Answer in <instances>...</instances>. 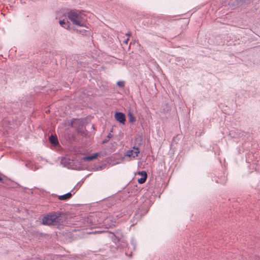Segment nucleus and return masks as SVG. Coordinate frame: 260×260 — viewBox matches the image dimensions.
I'll list each match as a JSON object with an SVG mask.
<instances>
[{
    "mask_svg": "<svg viewBox=\"0 0 260 260\" xmlns=\"http://www.w3.org/2000/svg\"><path fill=\"white\" fill-rule=\"evenodd\" d=\"M3 179L2 178V174L0 173V181H2Z\"/></svg>",
    "mask_w": 260,
    "mask_h": 260,
    "instance_id": "16",
    "label": "nucleus"
},
{
    "mask_svg": "<svg viewBox=\"0 0 260 260\" xmlns=\"http://www.w3.org/2000/svg\"><path fill=\"white\" fill-rule=\"evenodd\" d=\"M106 142V140H105L104 141H103V143H105Z\"/></svg>",
    "mask_w": 260,
    "mask_h": 260,
    "instance_id": "18",
    "label": "nucleus"
},
{
    "mask_svg": "<svg viewBox=\"0 0 260 260\" xmlns=\"http://www.w3.org/2000/svg\"><path fill=\"white\" fill-rule=\"evenodd\" d=\"M139 153L140 151L139 148L137 147H134L133 149L128 150L126 151L124 156H127L133 159H135L138 156Z\"/></svg>",
    "mask_w": 260,
    "mask_h": 260,
    "instance_id": "3",
    "label": "nucleus"
},
{
    "mask_svg": "<svg viewBox=\"0 0 260 260\" xmlns=\"http://www.w3.org/2000/svg\"><path fill=\"white\" fill-rule=\"evenodd\" d=\"M99 155V153H95L91 156L84 157L83 160L84 161H90L97 158Z\"/></svg>",
    "mask_w": 260,
    "mask_h": 260,
    "instance_id": "6",
    "label": "nucleus"
},
{
    "mask_svg": "<svg viewBox=\"0 0 260 260\" xmlns=\"http://www.w3.org/2000/svg\"><path fill=\"white\" fill-rule=\"evenodd\" d=\"M117 85L120 87H123L125 85V83L123 81H119L117 82Z\"/></svg>",
    "mask_w": 260,
    "mask_h": 260,
    "instance_id": "12",
    "label": "nucleus"
},
{
    "mask_svg": "<svg viewBox=\"0 0 260 260\" xmlns=\"http://www.w3.org/2000/svg\"><path fill=\"white\" fill-rule=\"evenodd\" d=\"M77 32H79L80 33H82L83 32V31H85L86 30H77Z\"/></svg>",
    "mask_w": 260,
    "mask_h": 260,
    "instance_id": "14",
    "label": "nucleus"
},
{
    "mask_svg": "<svg viewBox=\"0 0 260 260\" xmlns=\"http://www.w3.org/2000/svg\"><path fill=\"white\" fill-rule=\"evenodd\" d=\"M59 24L60 25L66 29L70 28V23L68 21H65L64 20H60Z\"/></svg>",
    "mask_w": 260,
    "mask_h": 260,
    "instance_id": "9",
    "label": "nucleus"
},
{
    "mask_svg": "<svg viewBox=\"0 0 260 260\" xmlns=\"http://www.w3.org/2000/svg\"><path fill=\"white\" fill-rule=\"evenodd\" d=\"M106 142V140H105L104 141H103V143H105Z\"/></svg>",
    "mask_w": 260,
    "mask_h": 260,
    "instance_id": "17",
    "label": "nucleus"
},
{
    "mask_svg": "<svg viewBox=\"0 0 260 260\" xmlns=\"http://www.w3.org/2000/svg\"><path fill=\"white\" fill-rule=\"evenodd\" d=\"M72 196V193L70 192H69L64 195L58 196V199L60 200H68L70 198H71Z\"/></svg>",
    "mask_w": 260,
    "mask_h": 260,
    "instance_id": "8",
    "label": "nucleus"
},
{
    "mask_svg": "<svg viewBox=\"0 0 260 260\" xmlns=\"http://www.w3.org/2000/svg\"><path fill=\"white\" fill-rule=\"evenodd\" d=\"M68 17L75 25L86 27L84 15L78 11H71L68 13Z\"/></svg>",
    "mask_w": 260,
    "mask_h": 260,
    "instance_id": "1",
    "label": "nucleus"
},
{
    "mask_svg": "<svg viewBox=\"0 0 260 260\" xmlns=\"http://www.w3.org/2000/svg\"><path fill=\"white\" fill-rule=\"evenodd\" d=\"M58 215L56 213H51L44 217L42 219V223L44 225H51L56 222L58 218Z\"/></svg>",
    "mask_w": 260,
    "mask_h": 260,
    "instance_id": "2",
    "label": "nucleus"
},
{
    "mask_svg": "<svg viewBox=\"0 0 260 260\" xmlns=\"http://www.w3.org/2000/svg\"><path fill=\"white\" fill-rule=\"evenodd\" d=\"M128 40H129V39L127 38V39H126L124 41V43L127 44L128 43Z\"/></svg>",
    "mask_w": 260,
    "mask_h": 260,
    "instance_id": "13",
    "label": "nucleus"
},
{
    "mask_svg": "<svg viewBox=\"0 0 260 260\" xmlns=\"http://www.w3.org/2000/svg\"><path fill=\"white\" fill-rule=\"evenodd\" d=\"M99 155V153H95L91 156L84 157L83 160L84 161H90L97 158Z\"/></svg>",
    "mask_w": 260,
    "mask_h": 260,
    "instance_id": "7",
    "label": "nucleus"
},
{
    "mask_svg": "<svg viewBox=\"0 0 260 260\" xmlns=\"http://www.w3.org/2000/svg\"><path fill=\"white\" fill-rule=\"evenodd\" d=\"M115 119L118 122L124 124L125 122V116L121 112H116L114 115Z\"/></svg>",
    "mask_w": 260,
    "mask_h": 260,
    "instance_id": "4",
    "label": "nucleus"
},
{
    "mask_svg": "<svg viewBox=\"0 0 260 260\" xmlns=\"http://www.w3.org/2000/svg\"><path fill=\"white\" fill-rule=\"evenodd\" d=\"M138 174L141 176V178H139L138 179V182L140 184L144 183L146 181L147 179V173L145 171H142L141 172H139Z\"/></svg>",
    "mask_w": 260,
    "mask_h": 260,
    "instance_id": "5",
    "label": "nucleus"
},
{
    "mask_svg": "<svg viewBox=\"0 0 260 260\" xmlns=\"http://www.w3.org/2000/svg\"><path fill=\"white\" fill-rule=\"evenodd\" d=\"M126 35L128 37H129L131 35V34L130 32L127 33Z\"/></svg>",
    "mask_w": 260,
    "mask_h": 260,
    "instance_id": "15",
    "label": "nucleus"
},
{
    "mask_svg": "<svg viewBox=\"0 0 260 260\" xmlns=\"http://www.w3.org/2000/svg\"><path fill=\"white\" fill-rule=\"evenodd\" d=\"M49 141L50 143L54 145H56L58 143L56 137L53 136V135H51L49 137Z\"/></svg>",
    "mask_w": 260,
    "mask_h": 260,
    "instance_id": "10",
    "label": "nucleus"
},
{
    "mask_svg": "<svg viewBox=\"0 0 260 260\" xmlns=\"http://www.w3.org/2000/svg\"><path fill=\"white\" fill-rule=\"evenodd\" d=\"M127 117L129 120V122L131 123H133L135 121L136 118L132 112H129L127 114Z\"/></svg>",
    "mask_w": 260,
    "mask_h": 260,
    "instance_id": "11",
    "label": "nucleus"
}]
</instances>
